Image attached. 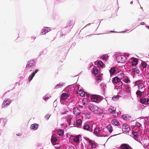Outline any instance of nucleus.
Wrapping results in <instances>:
<instances>
[{
  "label": "nucleus",
  "mask_w": 149,
  "mask_h": 149,
  "mask_svg": "<svg viewBox=\"0 0 149 149\" xmlns=\"http://www.w3.org/2000/svg\"><path fill=\"white\" fill-rule=\"evenodd\" d=\"M84 138L90 144L91 149L95 148L98 146L97 144L95 142V141L91 140L86 137H85Z\"/></svg>",
  "instance_id": "1"
},
{
  "label": "nucleus",
  "mask_w": 149,
  "mask_h": 149,
  "mask_svg": "<svg viewBox=\"0 0 149 149\" xmlns=\"http://www.w3.org/2000/svg\"><path fill=\"white\" fill-rule=\"evenodd\" d=\"M92 132L93 131H90ZM93 133L97 136H107L105 131H93Z\"/></svg>",
  "instance_id": "2"
},
{
  "label": "nucleus",
  "mask_w": 149,
  "mask_h": 149,
  "mask_svg": "<svg viewBox=\"0 0 149 149\" xmlns=\"http://www.w3.org/2000/svg\"><path fill=\"white\" fill-rule=\"evenodd\" d=\"M89 109L91 111L95 113H98L99 111V108L95 105H89Z\"/></svg>",
  "instance_id": "3"
},
{
  "label": "nucleus",
  "mask_w": 149,
  "mask_h": 149,
  "mask_svg": "<svg viewBox=\"0 0 149 149\" xmlns=\"http://www.w3.org/2000/svg\"><path fill=\"white\" fill-rule=\"evenodd\" d=\"M124 132L126 133H128L127 134H129L130 132V133L131 134L130 136L133 137L135 139H136L137 138L138 133L134 131H124Z\"/></svg>",
  "instance_id": "4"
},
{
  "label": "nucleus",
  "mask_w": 149,
  "mask_h": 149,
  "mask_svg": "<svg viewBox=\"0 0 149 149\" xmlns=\"http://www.w3.org/2000/svg\"><path fill=\"white\" fill-rule=\"evenodd\" d=\"M126 57L123 56H118L116 57V59L117 60L118 62L120 63H123L125 62Z\"/></svg>",
  "instance_id": "5"
},
{
  "label": "nucleus",
  "mask_w": 149,
  "mask_h": 149,
  "mask_svg": "<svg viewBox=\"0 0 149 149\" xmlns=\"http://www.w3.org/2000/svg\"><path fill=\"white\" fill-rule=\"evenodd\" d=\"M35 63V61L34 60H30L27 63L26 67V68H29V67H31V68H34L35 66L34 65Z\"/></svg>",
  "instance_id": "6"
},
{
  "label": "nucleus",
  "mask_w": 149,
  "mask_h": 149,
  "mask_svg": "<svg viewBox=\"0 0 149 149\" xmlns=\"http://www.w3.org/2000/svg\"><path fill=\"white\" fill-rule=\"evenodd\" d=\"M10 102L11 100H10L7 99L4 100L2 104V107H4L6 106L9 105L10 104Z\"/></svg>",
  "instance_id": "7"
},
{
  "label": "nucleus",
  "mask_w": 149,
  "mask_h": 149,
  "mask_svg": "<svg viewBox=\"0 0 149 149\" xmlns=\"http://www.w3.org/2000/svg\"><path fill=\"white\" fill-rule=\"evenodd\" d=\"M73 112L74 114L76 116L79 115L81 113L80 109L77 107H75L74 108Z\"/></svg>",
  "instance_id": "8"
},
{
  "label": "nucleus",
  "mask_w": 149,
  "mask_h": 149,
  "mask_svg": "<svg viewBox=\"0 0 149 149\" xmlns=\"http://www.w3.org/2000/svg\"><path fill=\"white\" fill-rule=\"evenodd\" d=\"M117 73L118 75L117 77L121 80L122 79L124 76L123 72L122 71H120L118 72Z\"/></svg>",
  "instance_id": "9"
},
{
  "label": "nucleus",
  "mask_w": 149,
  "mask_h": 149,
  "mask_svg": "<svg viewBox=\"0 0 149 149\" xmlns=\"http://www.w3.org/2000/svg\"><path fill=\"white\" fill-rule=\"evenodd\" d=\"M50 31V29L47 27H45L42 30V35L45 34L48 32Z\"/></svg>",
  "instance_id": "10"
},
{
  "label": "nucleus",
  "mask_w": 149,
  "mask_h": 149,
  "mask_svg": "<svg viewBox=\"0 0 149 149\" xmlns=\"http://www.w3.org/2000/svg\"><path fill=\"white\" fill-rule=\"evenodd\" d=\"M122 130H130L129 126L126 124H124L122 125Z\"/></svg>",
  "instance_id": "11"
},
{
  "label": "nucleus",
  "mask_w": 149,
  "mask_h": 149,
  "mask_svg": "<svg viewBox=\"0 0 149 149\" xmlns=\"http://www.w3.org/2000/svg\"><path fill=\"white\" fill-rule=\"evenodd\" d=\"M68 97V95L67 93H63L61 95V98L63 100H65Z\"/></svg>",
  "instance_id": "12"
},
{
  "label": "nucleus",
  "mask_w": 149,
  "mask_h": 149,
  "mask_svg": "<svg viewBox=\"0 0 149 149\" xmlns=\"http://www.w3.org/2000/svg\"><path fill=\"white\" fill-rule=\"evenodd\" d=\"M136 127L137 128H138V129H137L136 128L135 129V130H141V128H142L141 127V125L140 123H139L136 122ZM135 127H133V128H132V130L134 129V128Z\"/></svg>",
  "instance_id": "13"
},
{
  "label": "nucleus",
  "mask_w": 149,
  "mask_h": 149,
  "mask_svg": "<svg viewBox=\"0 0 149 149\" xmlns=\"http://www.w3.org/2000/svg\"><path fill=\"white\" fill-rule=\"evenodd\" d=\"M98 97L97 95H94L91 96V100L94 102H97L98 100Z\"/></svg>",
  "instance_id": "14"
},
{
  "label": "nucleus",
  "mask_w": 149,
  "mask_h": 149,
  "mask_svg": "<svg viewBox=\"0 0 149 149\" xmlns=\"http://www.w3.org/2000/svg\"><path fill=\"white\" fill-rule=\"evenodd\" d=\"M123 117L125 120H130L131 117L128 114H125L123 116Z\"/></svg>",
  "instance_id": "15"
},
{
  "label": "nucleus",
  "mask_w": 149,
  "mask_h": 149,
  "mask_svg": "<svg viewBox=\"0 0 149 149\" xmlns=\"http://www.w3.org/2000/svg\"><path fill=\"white\" fill-rule=\"evenodd\" d=\"M116 68L113 67L111 68L109 70L110 73L111 75H113L115 74L116 72Z\"/></svg>",
  "instance_id": "16"
},
{
  "label": "nucleus",
  "mask_w": 149,
  "mask_h": 149,
  "mask_svg": "<svg viewBox=\"0 0 149 149\" xmlns=\"http://www.w3.org/2000/svg\"><path fill=\"white\" fill-rule=\"evenodd\" d=\"M139 89L141 90L143 92H144L145 88H144V85L141 83H139Z\"/></svg>",
  "instance_id": "17"
},
{
  "label": "nucleus",
  "mask_w": 149,
  "mask_h": 149,
  "mask_svg": "<svg viewBox=\"0 0 149 149\" xmlns=\"http://www.w3.org/2000/svg\"><path fill=\"white\" fill-rule=\"evenodd\" d=\"M39 125L36 123H34L31 125V128L33 130H37L38 127Z\"/></svg>",
  "instance_id": "18"
},
{
  "label": "nucleus",
  "mask_w": 149,
  "mask_h": 149,
  "mask_svg": "<svg viewBox=\"0 0 149 149\" xmlns=\"http://www.w3.org/2000/svg\"><path fill=\"white\" fill-rule=\"evenodd\" d=\"M57 139L55 137L54 135H53L52 136L51 141L53 145L57 141Z\"/></svg>",
  "instance_id": "19"
},
{
  "label": "nucleus",
  "mask_w": 149,
  "mask_h": 149,
  "mask_svg": "<svg viewBox=\"0 0 149 149\" xmlns=\"http://www.w3.org/2000/svg\"><path fill=\"white\" fill-rule=\"evenodd\" d=\"M120 80L117 77H114L113 80L112 82L116 84H117L120 82Z\"/></svg>",
  "instance_id": "20"
},
{
  "label": "nucleus",
  "mask_w": 149,
  "mask_h": 149,
  "mask_svg": "<svg viewBox=\"0 0 149 149\" xmlns=\"http://www.w3.org/2000/svg\"><path fill=\"white\" fill-rule=\"evenodd\" d=\"M80 136V135H78L75 136L73 140L76 143H78L79 141V137Z\"/></svg>",
  "instance_id": "21"
},
{
  "label": "nucleus",
  "mask_w": 149,
  "mask_h": 149,
  "mask_svg": "<svg viewBox=\"0 0 149 149\" xmlns=\"http://www.w3.org/2000/svg\"><path fill=\"white\" fill-rule=\"evenodd\" d=\"M121 149H129V146L127 144H123L121 145Z\"/></svg>",
  "instance_id": "22"
},
{
  "label": "nucleus",
  "mask_w": 149,
  "mask_h": 149,
  "mask_svg": "<svg viewBox=\"0 0 149 149\" xmlns=\"http://www.w3.org/2000/svg\"><path fill=\"white\" fill-rule=\"evenodd\" d=\"M83 128L84 130H90V128H91V126L87 124H85Z\"/></svg>",
  "instance_id": "23"
},
{
  "label": "nucleus",
  "mask_w": 149,
  "mask_h": 149,
  "mask_svg": "<svg viewBox=\"0 0 149 149\" xmlns=\"http://www.w3.org/2000/svg\"><path fill=\"white\" fill-rule=\"evenodd\" d=\"M144 92L142 91L141 90H138L136 91V94L137 95L139 96H141L142 95V93Z\"/></svg>",
  "instance_id": "24"
},
{
  "label": "nucleus",
  "mask_w": 149,
  "mask_h": 149,
  "mask_svg": "<svg viewBox=\"0 0 149 149\" xmlns=\"http://www.w3.org/2000/svg\"><path fill=\"white\" fill-rule=\"evenodd\" d=\"M93 73L96 74L98 73V70L97 68L94 67L93 69Z\"/></svg>",
  "instance_id": "25"
},
{
  "label": "nucleus",
  "mask_w": 149,
  "mask_h": 149,
  "mask_svg": "<svg viewBox=\"0 0 149 149\" xmlns=\"http://www.w3.org/2000/svg\"><path fill=\"white\" fill-rule=\"evenodd\" d=\"M103 63L102 62V61H99L97 63V66L99 67H103Z\"/></svg>",
  "instance_id": "26"
},
{
  "label": "nucleus",
  "mask_w": 149,
  "mask_h": 149,
  "mask_svg": "<svg viewBox=\"0 0 149 149\" xmlns=\"http://www.w3.org/2000/svg\"><path fill=\"white\" fill-rule=\"evenodd\" d=\"M113 124H114L115 125H119V123L116 120L114 119L113 120Z\"/></svg>",
  "instance_id": "27"
},
{
  "label": "nucleus",
  "mask_w": 149,
  "mask_h": 149,
  "mask_svg": "<svg viewBox=\"0 0 149 149\" xmlns=\"http://www.w3.org/2000/svg\"><path fill=\"white\" fill-rule=\"evenodd\" d=\"M140 102L142 104H144L146 102V98H142L140 99Z\"/></svg>",
  "instance_id": "28"
},
{
  "label": "nucleus",
  "mask_w": 149,
  "mask_h": 149,
  "mask_svg": "<svg viewBox=\"0 0 149 149\" xmlns=\"http://www.w3.org/2000/svg\"><path fill=\"white\" fill-rule=\"evenodd\" d=\"M34 75H35V74L34 73H32V74L30 75L29 77V81H31L33 77H34Z\"/></svg>",
  "instance_id": "29"
},
{
  "label": "nucleus",
  "mask_w": 149,
  "mask_h": 149,
  "mask_svg": "<svg viewBox=\"0 0 149 149\" xmlns=\"http://www.w3.org/2000/svg\"><path fill=\"white\" fill-rule=\"evenodd\" d=\"M58 134L60 136H62L64 134V131H57Z\"/></svg>",
  "instance_id": "30"
},
{
  "label": "nucleus",
  "mask_w": 149,
  "mask_h": 149,
  "mask_svg": "<svg viewBox=\"0 0 149 149\" xmlns=\"http://www.w3.org/2000/svg\"><path fill=\"white\" fill-rule=\"evenodd\" d=\"M132 71L134 72H136L137 74H139V71L137 68H135L134 69H133Z\"/></svg>",
  "instance_id": "31"
},
{
  "label": "nucleus",
  "mask_w": 149,
  "mask_h": 149,
  "mask_svg": "<svg viewBox=\"0 0 149 149\" xmlns=\"http://www.w3.org/2000/svg\"><path fill=\"white\" fill-rule=\"evenodd\" d=\"M138 61L136 60H134L132 61V65H135L137 64Z\"/></svg>",
  "instance_id": "32"
},
{
  "label": "nucleus",
  "mask_w": 149,
  "mask_h": 149,
  "mask_svg": "<svg viewBox=\"0 0 149 149\" xmlns=\"http://www.w3.org/2000/svg\"><path fill=\"white\" fill-rule=\"evenodd\" d=\"M79 92V94L81 96L83 97L85 95V93L84 92L81 91H80Z\"/></svg>",
  "instance_id": "33"
},
{
  "label": "nucleus",
  "mask_w": 149,
  "mask_h": 149,
  "mask_svg": "<svg viewBox=\"0 0 149 149\" xmlns=\"http://www.w3.org/2000/svg\"><path fill=\"white\" fill-rule=\"evenodd\" d=\"M95 126V125H93L92 126H91V128H90V130H95L96 128L94 127L93 128V126Z\"/></svg>",
  "instance_id": "34"
},
{
  "label": "nucleus",
  "mask_w": 149,
  "mask_h": 149,
  "mask_svg": "<svg viewBox=\"0 0 149 149\" xmlns=\"http://www.w3.org/2000/svg\"><path fill=\"white\" fill-rule=\"evenodd\" d=\"M82 122V120L80 119H79L77 120L76 123L78 125H80L81 124Z\"/></svg>",
  "instance_id": "35"
},
{
  "label": "nucleus",
  "mask_w": 149,
  "mask_h": 149,
  "mask_svg": "<svg viewBox=\"0 0 149 149\" xmlns=\"http://www.w3.org/2000/svg\"><path fill=\"white\" fill-rule=\"evenodd\" d=\"M141 65L143 68H145L146 67L147 64L145 62H142L141 63Z\"/></svg>",
  "instance_id": "36"
},
{
  "label": "nucleus",
  "mask_w": 149,
  "mask_h": 149,
  "mask_svg": "<svg viewBox=\"0 0 149 149\" xmlns=\"http://www.w3.org/2000/svg\"><path fill=\"white\" fill-rule=\"evenodd\" d=\"M107 128L108 130H112V127L111 125H108Z\"/></svg>",
  "instance_id": "37"
},
{
  "label": "nucleus",
  "mask_w": 149,
  "mask_h": 149,
  "mask_svg": "<svg viewBox=\"0 0 149 149\" xmlns=\"http://www.w3.org/2000/svg\"><path fill=\"white\" fill-rule=\"evenodd\" d=\"M109 112L112 113H114L115 112V110H113L111 108H110L109 109Z\"/></svg>",
  "instance_id": "38"
},
{
  "label": "nucleus",
  "mask_w": 149,
  "mask_h": 149,
  "mask_svg": "<svg viewBox=\"0 0 149 149\" xmlns=\"http://www.w3.org/2000/svg\"><path fill=\"white\" fill-rule=\"evenodd\" d=\"M50 115L49 114H47L45 116V119L48 120L50 117Z\"/></svg>",
  "instance_id": "39"
},
{
  "label": "nucleus",
  "mask_w": 149,
  "mask_h": 149,
  "mask_svg": "<svg viewBox=\"0 0 149 149\" xmlns=\"http://www.w3.org/2000/svg\"><path fill=\"white\" fill-rule=\"evenodd\" d=\"M54 145L55 146V147L56 148H58L61 146L59 144L54 143Z\"/></svg>",
  "instance_id": "40"
},
{
  "label": "nucleus",
  "mask_w": 149,
  "mask_h": 149,
  "mask_svg": "<svg viewBox=\"0 0 149 149\" xmlns=\"http://www.w3.org/2000/svg\"><path fill=\"white\" fill-rule=\"evenodd\" d=\"M130 81V80L127 78H126L124 80V81L125 83H128Z\"/></svg>",
  "instance_id": "41"
},
{
  "label": "nucleus",
  "mask_w": 149,
  "mask_h": 149,
  "mask_svg": "<svg viewBox=\"0 0 149 149\" xmlns=\"http://www.w3.org/2000/svg\"><path fill=\"white\" fill-rule=\"evenodd\" d=\"M63 86V85L62 84H57L56 87L55 88H58V86H60V87H62Z\"/></svg>",
  "instance_id": "42"
},
{
  "label": "nucleus",
  "mask_w": 149,
  "mask_h": 149,
  "mask_svg": "<svg viewBox=\"0 0 149 149\" xmlns=\"http://www.w3.org/2000/svg\"><path fill=\"white\" fill-rule=\"evenodd\" d=\"M68 149H75L74 147L72 146H70Z\"/></svg>",
  "instance_id": "43"
},
{
  "label": "nucleus",
  "mask_w": 149,
  "mask_h": 149,
  "mask_svg": "<svg viewBox=\"0 0 149 149\" xmlns=\"http://www.w3.org/2000/svg\"><path fill=\"white\" fill-rule=\"evenodd\" d=\"M38 71V69H37V70H35V72H33L32 73H34L35 74L36 73H37Z\"/></svg>",
  "instance_id": "44"
},
{
  "label": "nucleus",
  "mask_w": 149,
  "mask_h": 149,
  "mask_svg": "<svg viewBox=\"0 0 149 149\" xmlns=\"http://www.w3.org/2000/svg\"><path fill=\"white\" fill-rule=\"evenodd\" d=\"M17 135V136H21L22 135V134L21 133H18L16 134Z\"/></svg>",
  "instance_id": "45"
},
{
  "label": "nucleus",
  "mask_w": 149,
  "mask_h": 149,
  "mask_svg": "<svg viewBox=\"0 0 149 149\" xmlns=\"http://www.w3.org/2000/svg\"><path fill=\"white\" fill-rule=\"evenodd\" d=\"M141 82V80H139L136 81V83L137 84L138 83Z\"/></svg>",
  "instance_id": "46"
},
{
  "label": "nucleus",
  "mask_w": 149,
  "mask_h": 149,
  "mask_svg": "<svg viewBox=\"0 0 149 149\" xmlns=\"http://www.w3.org/2000/svg\"><path fill=\"white\" fill-rule=\"evenodd\" d=\"M102 56V58H103V59L105 60V59L106 57H105V56L103 55Z\"/></svg>",
  "instance_id": "47"
},
{
  "label": "nucleus",
  "mask_w": 149,
  "mask_h": 149,
  "mask_svg": "<svg viewBox=\"0 0 149 149\" xmlns=\"http://www.w3.org/2000/svg\"><path fill=\"white\" fill-rule=\"evenodd\" d=\"M146 102L148 104H149V99H147L146 101Z\"/></svg>",
  "instance_id": "48"
},
{
  "label": "nucleus",
  "mask_w": 149,
  "mask_h": 149,
  "mask_svg": "<svg viewBox=\"0 0 149 149\" xmlns=\"http://www.w3.org/2000/svg\"><path fill=\"white\" fill-rule=\"evenodd\" d=\"M124 133V132H122V133ZM121 134V133H119V134H115V135H113V136H116V135H118V134Z\"/></svg>",
  "instance_id": "49"
},
{
  "label": "nucleus",
  "mask_w": 149,
  "mask_h": 149,
  "mask_svg": "<svg viewBox=\"0 0 149 149\" xmlns=\"http://www.w3.org/2000/svg\"><path fill=\"white\" fill-rule=\"evenodd\" d=\"M144 24V23L143 22H142L141 23V24L142 25H143Z\"/></svg>",
  "instance_id": "50"
},
{
  "label": "nucleus",
  "mask_w": 149,
  "mask_h": 149,
  "mask_svg": "<svg viewBox=\"0 0 149 149\" xmlns=\"http://www.w3.org/2000/svg\"><path fill=\"white\" fill-rule=\"evenodd\" d=\"M67 112V111H65V112H64L63 113H62L63 114H66V113Z\"/></svg>",
  "instance_id": "51"
},
{
  "label": "nucleus",
  "mask_w": 149,
  "mask_h": 149,
  "mask_svg": "<svg viewBox=\"0 0 149 149\" xmlns=\"http://www.w3.org/2000/svg\"><path fill=\"white\" fill-rule=\"evenodd\" d=\"M146 27H147L149 29V26H146Z\"/></svg>",
  "instance_id": "52"
},
{
  "label": "nucleus",
  "mask_w": 149,
  "mask_h": 149,
  "mask_svg": "<svg viewBox=\"0 0 149 149\" xmlns=\"http://www.w3.org/2000/svg\"><path fill=\"white\" fill-rule=\"evenodd\" d=\"M116 98V97H114L113 96V99H114V98Z\"/></svg>",
  "instance_id": "53"
},
{
  "label": "nucleus",
  "mask_w": 149,
  "mask_h": 149,
  "mask_svg": "<svg viewBox=\"0 0 149 149\" xmlns=\"http://www.w3.org/2000/svg\"><path fill=\"white\" fill-rule=\"evenodd\" d=\"M110 133H111L112 131H109Z\"/></svg>",
  "instance_id": "54"
},
{
  "label": "nucleus",
  "mask_w": 149,
  "mask_h": 149,
  "mask_svg": "<svg viewBox=\"0 0 149 149\" xmlns=\"http://www.w3.org/2000/svg\"><path fill=\"white\" fill-rule=\"evenodd\" d=\"M115 31H110V32H114Z\"/></svg>",
  "instance_id": "55"
},
{
  "label": "nucleus",
  "mask_w": 149,
  "mask_h": 149,
  "mask_svg": "<svg viewBox=\"0 0 149 149\" xmlns=\"http://www.w3.org/2000/svg\"><path fill=\"white\" fill-rule=\"evenodd\" d=\"M72 22H70V23H69V24H72Z\"/></svg>",
  "instance_id": "56"
},
{
  "label": "nucleus",
  "mask_w": 149,
  "mask_h": 149,
  "mask_svg": "<svg viewBox=\"0 0 149 149\" xmlns=\"http://www.w3.org/2000/svg\"><path fill=\"white\" fill-rule=\"evenodd\" d=\"M70 118V119H69V120H70V119L71 120V118H70V116H69V117H68V118Z\"/></svg>",
  "instance_id": "57"
},
{
  "label": "nucleus",
  "mask_w": 149,
  "mask_h": 149,
  "mask_svg": "<svg viewBox=\"0 0 149 149\" xmlns=\"http://www.w3.org/2000/svg\"><path fill=\"white\" fill-rule=\"evenodd\" d=\"M32 70L31 69L30 71H29V72H30Z\"/></svg>",
  "instance_id": "58"
},
{
  "label": "nucleus",
  "mask_w": 149,
  "mask_h": 149,
  "mask_svg": "<svg viewBox=\"0 0 149 149\" xmlns=\"http://www.w3.org/2000/svg\"><path fill=\"white\" fill-rule=\"evenodd\" d=\"M59 130L61 131V130H62L61 129H59Z\"/></svg>",
  "instance_id": "59"
},
{
  "label": "nucleus",
  "mask_w": 149,
  "mask_h": 149,
  "mask_svg": "<svg viewBox=\"0 0 149 149\" xmlns=\"http://www.w3.org/2000/svg\"><path fill=\"white\" fill-rule=\"evenodd\" d=\"M63 33L62 32L61 33V35H63Z\"/></svg>",
  "instance_id": "60"
}]
</instances>
